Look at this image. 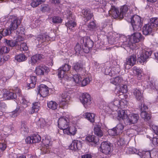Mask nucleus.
I'll list each match as a JSON object with an SVG mask.
<instances>
[{"instance_id": "obj_1", "label": "nucleus", "mask_w": 158, "mask_h": 158, "mask_svg": "<svg viewBox=\"0 0 158 158\" xmlns=\"http://www.w3.org/2000/svg\"><path fill=\"white\" fill-rule=\"evenodd\" d=\"M128 10V7L126 5L122 6L120 8V12L118 8H115L114 6H111L108 12L111 15L114 19H122L124 16H128V14L127 13Z\"/></svg>"}, {"instance_id": "obj_2", "label": "nucleus", "mask_w": 158, "mask_h": 158, "mask_svg": "<svg viewBox=\"0 0 158 158\" xmlns=\"http://www.w3.org/2000/svg\"><path fill=\"white\" fill-rule=\"evenodd\" d=\"M80 43L82 44L84 52L85 53H89L94 45L93 41L88 37H84L81 38Z\"/></svg>"}, {"instance_id": "obj_3", "label": "nucleus", "mask_w": 158, "mask_h": 158, "mask_svg": "<svg viewBox=\"0 0 158 158\" xmlns=\"http://www.w3.org/2000/svg\"><path fill=\"white\" fill-rule=\"evenodd\" d=\"M131 23L134 31H138L141 30L143 23L140 16L137 15L133 16L131 18Z\"/></svg>"}, {"instance_id": "obj_4", "label": "nucleus", "mask_w": 158, "mask_h": 158, "mask_svg": "<svg viewBox=\"0 0 158 158\" xmlns=\"http://www.w3.org/2000/svg\"><path fill=\"white\" fill-rule=\"evenodd\" d=\"M100 151L103 153L107 155L110 154L113 150L112 145L108 141L102 143L100 147Z\"/></svg>"}, {"instance_id": "obj_5", "label": "nucleus", "mask_w": 158, "mask_h": 158, "mask_svg": "<svg viewBox=\"0 0 158 158\" xmlns=\"http://www.w3.org/2000/svg\"><path fill=\"white\" fill-rule=\"evenodd\" d=\"M65 13L67 19L68 20L67 22L65 23V25L68 29L69 28L70 30H73V28L76 25V24L74 21V17L73 16L72 13L70 10H68Z\"/></svg>"}, {"instance_id": "obj_6", "label": "nucleus", "mask_w": 158, "mask_h": 158, "mask_svg": "<svg viewBox=\"0 0 158 158\" xmlns=\"http://www.w3.org/2000/svg\"><path fill=\"white\" fill-rule=\"evenodd\" d=\"M152 52L148 50L147 51L144 50L143 51L139 52V54L137 52V62L140 63H143L152 54Z\"/></svg>"}, {"instance_id": "obj_7", "label": "nucleus", "mask_w": 158, "mask_h": 158, "mask_svg": "<svg viewBox=\"0 0 158 158\" xmlns=\"http://www.w3.org/2000/svg\"><path fill=\"white\" fill-rule=\"evenodd\" d=\"M139 118V114H131L127 116L124 120V123L126 125L135 124L137 123Z\"/></svg>"}, {"instance_id": "obj_8", "label": "nucleus", "mask_w": 158, "mask_h": 158, "mask_svg": "<svg viewBox=\"0 0 158 158\" xmlns=\"http://www.w3.org/2000/svg\"><path fill=\"white\" fill-rule=\"evenodd\" d=\"M49 70L48 67L44 64H41L36 67L35 72L38 75H44L48 73Z\"/></svg>"}, {"instance_id": "obj_9", "label": "nucleus", "mask_w": 158, "mask_h": 158, "mask_svg": "<svg viewBox=\"0 0 158 158\" xmlns=\"http://www.w3.org/2000/svg\"><path fill=\"white\" fill-rule=\"evenodd\" d=\"M58 123V127L63 131L68 127L69 120L66 117H62L59 119Z\"/></svg>"}, {"instance_id": "obj_10", "label": "nucleus", "mask_w": 158, "mask_h": 158, "mask_svg": "<svg viewBox=\"0 0 158 158\" xmlns=\"http://www.w3.org/2000/svg\"><path fill=\"white\" fill-rule=\"evenodd\" d=\"M80 100L83 105L85 107V106L89 105L91 103L90 96L87 93H83L80 97Z\"/></svg>"}, {"instance_id": "obj_11", "label": "nucleus", "mask_w": 158, "mask_h": 158, "mask_svg": "<svg viewBox=\"0 0 158 158\" xmlns=\"http://www.w3.org/2000/svg\"><path fill=\"white\" fill-rule=\"evenodd\" d=\"M48 87L45 85L41 84L37 88L38 94L43 97H45L48 94Z\"/></svg>"}, {"instance_id": "obj_12", "label": "nucleus", "mask_w": 158, "mask_h": 158, "mask_svg": "<svg viewBox=\"0 0 158 158\" xmlns=\"http://www.w3.org/2000/svg\"><path fill=\"white\" fill-rule=\"evenodd\" d=\"M120 40L121 42L120 43L121 44V45L122 47L124 48L126 47H129L130 48H132V46L133 45V43L131 41V39H128L124 36H122L120 38Z\"/></svg>"}, {"instance_id": "obj_13", "label": "nucleus", "mask_w": 158, "mask_h": 158, "mask_svg": "<svg viewBox=\"0 0 158 158\" xmlns=\"http://www.w3.org/2000/svg\"><path fill=\"white\" fill-rule=\"evenodd\" d=\"M41 139V137L38 134H34L31 136L27 137L25 139L27 143H33L39 142Z\"/></svg>"}, {"instance_id": "obj_14", "label": "nucleus", "mask_w": 158, "mask_h": 158, "mask_svg": "<svg viewBox=\"0 0 158 158\" xmlns=\"http://www.w3.org/2000/svg\"><path fill=\"white\" fill-rule=\"evenodd\" d=\"M134 31L130 37L131 41L133 44L138 43L142 39V35L140 33Z\"/></svg>"}, {"instance_id": "obj_15", "label": "nucleus", "mask_w": 158, "mask_h": 158, "mask_svg": "<svg viewBox=\"0 0 158 158\" xmlns=\"http://www.w3.org/2000/svg\"><path fill=\"white\" fill-rule=\"evenodd\" d=\"M82 146L81 142L77 140H74L69 146L70 149L72 150L76 151L80 150Z\"/></svg>"}, {"instance_id": "obj_16", "label": "nucleus", "mask_w": 158, "mask_h": 158, "mask_svg": "<svg viewBox=\"0 0 158 158\" xmlns=\"http://www.w3.org/2000/svg\"><path fill=\"white\" fill-rule=\"evenodd\" d=\"M4 42L6 45L11 47L19 46L20 44V42H18L16 40H8L6 39L4 40Z\"/></svg>"}, {"instance_id": "obj_17", "label": "nucleus", "mask_w": 158, "mask_h": 158, "mask_svg": "<svg viewBox=\"0 0 158 158\" xmlns=\"http://www.w3.org/2000/svg\"><path fill=\"white\" fill-rule=\"evenodd\" d=\"M154 28L153 26L149 23L145 24L143 27V34L145 35H147L151 33Z\"/></svg>"}, {"instance_id": "obj_18", "label": "nucleus", "mask_w": 158, "mask_h": 158, "mask_svg": "<svg viewBox=\"0 0 158 158\" xmlns=\"http://www.w3.org/2000/svg\"><path fill=\"white\" fill-rule=\"evenodd\" d=\"M20 23L21 21L19 19L16 18L15 19L11 20L10 24L9 25V28L10 29V30L13 31L15 30L17 28Z\"/></svg>"}, {"instance_id": "obj_19", "label": "nucleus", "mask_w": 158, "mask_h": 158, "mask_svg": "<svg viewBox=\"0 0 158 158\" xmlns=\"http://www.w3.org/2000/svg\"><path fill=\"white\" fill-rule=\"evenodd\" d=\"M85 140L89 142H91L92 143V145L94 146L98 144L99 141L98 137L94 135H89L87 136Z\"/></svg>"}, {"instance_id": "obj_20", "label": "nucleus", "mask_w": 158, "mask_h": 158, "mask_svg": "<svg viewBox=\"0 0 158 158\" xmlns=\"http://www.w3.org/2000/svg\"><path fill=\"white\" fill-rule=\"evenodd\" d=\"M77 129L73 126H70L67 127V128L63 130L64 134L70 135H74L76 133Z\"/></svg>"}, {"instance_id": "obj_21", "label": "nucleus", "mask_w": 158, "mask_h": 158, "mask_svg": "<svg viewBox=\"0 0 158 158\" xmlns=\"http://www.w3.org/2000/svg\"><path fill=\"white\" fill-rule=\"evenodd\" d=\"M44 56L41 54H36L31 57V63L32 65H34L36 63L39 62L44 58Z\"/></svg>"}, {"instance_id": "obj_22", "label": "nucleus", "mask_w": 158, "mask_h": 158, "mask_svg": "<svg viewBox=\"0 0 158 158\" xmlns=\"http://www.w3.org/2000/svg\"><path fill=\"white\" fill-rule=\"evenodd\" d=\"M127 111L125 110H121L118 112L117 118L119 120H124L127 117Z\"/></svg>"}, {"instance_id": "obj_23", "label": "nucleus", "mask_w": 158, "mask_h": 158, "mask_svg": "<svg viewBox=\"0 0 158 158\" xmlns=\"http://www.w3.org/2000/svg\"><path fill=\"white\" fill-rule=\"evenodd\" d=\"M85 19L84 21L85 22H88L93 16V14L89 10L86 9L82 12Z\"/></svg>"}, {"instance_id": "obj_24", "label": "nucleus", "mask_w": 158, "mask_h": 158, "mask_svg": "<svg viewBox=\"0 0 158 158\" xmlns=\"http://www.w3.org/2000/svg\"><path fill=\"white\" fill-rule=\"evenodd\" d=\"M36 80V77L34 76H31L29 79V81L27 83V86L28 89L34 88L35 86Z\"/></svg>"}, {"instance_id": "obj_25", "label": "nucleus", "mask_w": 158, "mask_h": 158, "mask_svg": "<svg viewBox=\"0 0 158 158\" xmlns=\"http://www.w3.org/2000/svg\"><path fill=\"white\" fill-rule=\"evenodd\" d=\"M73 68L77 72H81L83 69V64L79 61L74 63L73 65Z\"/></svg>"}, {"instance_id": "obj_26", "label": "nucleus", "mask_w": 158, "mask_h": 158, "mask_svg": "<svg viewBox=\"0 0 158 158\" xmlns=\"http://www.w3.org/2000/svg\"><path fill=\"white\" fill-rule=\"evenodd\" d=\"M133 93L137 100L141 101L142 100L143 95L140 90L137 88L135 89L133 91Z\"/></svg>"}, {"instance_id": "obj_27", "label": "nucleus", "mask_w": 158, "mask_h": 158, "mask_svg": "<svg viewBox=\"0 0 158 158\" xmlns=\"http://www.w3.org/2000/svg\"><path fill=\"white\" fill-rule=\"evenodd\" d=\"M94 134L98 137H101L103 135V132L101 130V126L98 125H95L94 128Z\"/></svg>"}, {"instance_id": "obj_28", "label": "nucleus", "mask_w": 158, "mask_h": 158, "mask_svg": "<svg viewBox=\"0 0 158 158\" xmlns=\"http://www.w3.org/2000/svg\"><path fill=\"white\" fill-rule=\"evenodd\" d=\"M95 116L94 114L90 113L87 112L83 114L84 117L92 123L95 121Z\"/></svg>"}, {"instance_id": "obj_29", "label": "nucleus", "mask_w": 158, "mask_h": 158, "mask_svg": "<svg viewBox=\"0 0 158 158\" xmlns=\"http://www.w3.org/2000/svg\"><path fill=\"white\" fill-rule=\"evenodd\" d=\"M68 94L67 92H64L61 95L60 98L61 102H64L65 104L67 103L70 100V96Z\"/></svg>"}, {"instance_id": "obj_30", "label": "nucleus", "mask_w": 158, "mask_h": 158, "mask_svg": "<svg viewBox=\"0 0 158 158\" xmlns=\"http://www.w3.org/2000/svg\"><path fill=\"white\" fill-rule=\"evenodd\" d=\"M136 57L135 55H132L127 59V64L131 66H133L135 63Z\"/></svg>"}, {"instance_id": "obj_31", "label": "nucleus", "mask_w": 158, "mask_h": 158, "mask_svg": "<svg viewBox=\"0 0 158 158\" xmlns=\"http://www.w3.org/2000/svg\"><path fill=\"white\" fill-rule=\"evenodd\" d=\"M36 39L39 42L40 41L41 43L46 41H48L49 40V36L45 34L38 35Z\"/></svg>"}, {"instance_id": "obj_32", "label": "nucleus", "mask_w": 158, "mask_h": 158, "mask_svg": "<svg viewBox=\"0 0 158 158\" xmlns=\"http://www.w3.org/2000/svg\"><path fill=\"white\" fill-rule=\"evenodd\" d=\"M16 107L15 110L12 112L10 113V117L12 118H15L19 114L20 111V107L18 106L17 104H16Z\"/></svg>"}, {"instance_id": "obj_33", "label": "nucleus", "mask_w": 158, "mask_h": 158, "mask_svg": "<svg viewBox=\"0 0 158 158\" xmlns=\"http://www.w3.org/2000/svg\"><path fill=\"white\" fill-rule=\"evenodd\" d=\"M141 117L145 121H149L150 120L151 115L149 113H147L146 111H143L140 113Z\"/></svg>"}, {"instance_id": "obj_34", "label": "nucleus", "mask_w": 158, "mask_h": 158, "mask_svg": "<svg viewBox=\"0 0 158 158\" xmlns=\"http://www.w3.org/2000/svg\"><path fill=\"white\" fill-rule=\"evenodd\" d=\"M123 79L121 77H117L114 79L111 80L110 82L112 84L116 85H120Z\"/></svg>"}, {"instance_id": "obj_35", "label": "nucleus", "mask_w": 158, "mask_h": 158, "mask_svg": "<svg viewBox=\"0 0 158 158\" xmlns=\"http://www.w3.org/2000/svg\"><path fill=\"white\" fill-rule=\"evenodd\" d=\"M39 104L38 102H36L33 103L31 109L30 111L31 114H32L38 111L40 107L39 106Z\"/></svg>"}, {"instance_id": "obj_36", "label": "nucleus", "mask_w": 158, "mask_h": 158, "mask_svg": "<svg viewBox=\"0 0 158 158\" xmlns=\"http://www.w3.org/2000/svg\"><path fill=\"white\" fill-rule=\"evenodd\" d=\"M15 59L18 62H21L25 61L27 58L23 54H19L15 56Z\"/></svg>"}, {"instance_id": "obj_37", "label": "nucleus", "mask_w": 158, "mask_h": 158, "mask_svg": "<svg viewBox=\"0 0 158 158\" xmlns=\"http://www.w3.org/2000/svg\"><path fill=\"white\" fill-rule=\"evenodd\" d=\"M48 107L52 110H55L57 108L58 104L55 101H51L47 103Z\"/></svg>"}, {"instance_id": "obj_38", "label": "nucleus", "mask_w": 158, "mask_h": 158, "mask_svg": "<svg viewBox=\"0 0 158 158\" xmlns=\"http://www.w3.org/2000/svg\"><path fill=\"white\" fill-rule=\"evenodd\" d=\"M20 130L21 132L24 134V133H27L28 131V128L26 125V123L25 122H21Z\"/></svg>"}, {"instance_id": "obj_39", "label": "nucleus", "mask_w": 158, "mask_h": 158, "mask_svg": "<svg viewBox=\"0 0 158 158\" xmlns=\"http://www.w3.org/2000/svg\"><path fill=\"white\" fill-rule=\"evenodd\" d=\"M133 71L134 73H135L138 76V79L139 80H140L142 75H141L142 70L141 69L138 68L136 66H134L133 67Z\"/></svg>"}, {"instance_id": "obj_40", "label": "nucleus", "mask_w": 158, "mask_h": 158, "mask_svg": "<svg viewBox=\"0 0 158 158\" xmlns=\"http://www.w3.org/2000/svg\"><path fill=\"white\" fill-rule=\"evenodd\" d=\"M13 31L10 30L9 27L6 29H3L2 31L0 32V34L2 35L3 36H6L11 34L13 32Z\"/></svg>"}, {"instance_id": "obj_41", "label": "nucleus", "mask_w": 158, "mask_h": 158, "mask_svg": "<svg viewBox=\"0 0 158 158\" xmlns=\"http://www.w3.org/2000/svg\"><path fill=\"white\" fill-rule=\"evenodd\" d=\"M154 28L158 26V18H153L150 19L149 22Z\"/></svg>"}, {"instance_id": "obj_42", "label": "nucleus", "mask_w": 158, "mask_h": 158, "mask_svg": "<svg viewBox=\"0 0 158 158\" xmlns=\"http://www.w3.org/2000/svg\"><path fill=\"white\" fill-rule=\"evenodd\" d=\"M10 59V56L8 55H5L3 56L0 55V66L2 65L5 62Z\"/></svg>"}, {"instance_id": "obj_43", "label": "nucleus", "mask_w": 158, "mask_h": 158, "mask_svg": "<svg viewBox=\"0 0 158 158\" xmlns=\"http://www.w3.org/2000/svg\"><path fill=\"white\" fill-rule=\"evenodd\" d=\"M37 124L38 127L41 128H44L47 125V123L44 119L41 118L39 119V120L37 122Z\"/></svg>"}, {"instance_id": "obj_44", "label": "nucleus", "mask_w": 158, "mask_h": 158, "mask_svg": "<svg viewBox=\"0 0 158 158\" xmlns=\"http://www.w3.org/2000/svg\"><path fill=\"white\" fill-rule=\"evenodd\" d=\"M92 78L89 77L84 78L81 81V85L82 87L86 86L91 81Z\"/></svg>"}, {"instance_id": "obj_45", "label": "nucleus", "mask_w": 158, "mask_h": 158, "mask_svg": "<svg viewBox=\"0 0 158 158\" xmlns=\"http://www.w3.org/2000/svg\"><path fill=\"white\" fill-rule=\"evenodd\" d=\"M124 128V126L123 124L120 123L118 124L115 127L119 134L120 133H122L123 131Z\"/></svg>"}, {"instance_id": "obj_46", "label": "nucleus", "mask_w": 158, "mask_h": 158, "mask_svg": "<svg viewBox=\"0 0 158 158\" xmlns=\"http://www.w3.org/2000/svg\"><path fill=\"white\" fill-rule=\"evenodd\" d=\"M6 97L8 99H15L17 98L16 94L12 92H7L6 94Z\"/></svg>"}, {"instance_id": "obj_47", "label": "nucleus", "mask_w": 158, "mask_h": 158, "mask_svg": "<svg viewBox=\"0 0 158 158\" xmlns=\"http://www.w3.org/2000/svg\"><path fill=\"white\" fill-rule=\"evenodd\" d=\"M40 9L43 12H48L50 10V8L48 5L46 4L41 5Z\"/></svg>"}, {"instance_id": "obj_48", "label": "nucleus", "mask_w": 158, "mask_h": 158, "mask_svg": "<svg viewBox=\"0 0 158 158\" xmlns=\"http://www.w3.org/2000/svg\"><path fill=\"white\" fill-rule=\"evenodd\" d=\"M52 22L54 23L58 24L62 22V19L59 16H53L52 18Z\"/></svg>"}, {"instance_id": "obj_49", "label": "nucleus", "mask_w": 158, "mask_h": 158, "mask_svg": "<svg viewBox=\"0 0 158 158\" xmlns=\"http://www.w3.org/2000/svg\"><path fill=\"white\" fill-rule=\"evenodd\" d=\"M108 132L110 135L112 136H115L119 134L115 127L108 130Z\"/></svg>"}, {"instance_id": "obj_50", "label": "nucleus", "mask_w": 158, "mask_h": 158, "mask_svg": "<svg viewBox=\"0 0 158 158\" xmlns=\"http://www.w3.org/2000/svg\"><path fill=\"white\" fill-rule=\"evenodd\" d=\"M10 51L9 48L6 46H0V54L8 53Z\"/></svg>"}, {"instance_id": "obj_51", "label": "nucleus", "mask_w": 158, "mask_h": 158, "mask_svg": "<svg viewBox=\"0 0 158 158\" xmlns=\"http://www.w3.org/2000/svg\"><path fill=\"white\" fill-rule=\"evenodd\" d=\"M66 72L60 68H59L58 70V76L59 78L61 80L63 78L64 75L66 74Z\"/></svg>"}, {"instance_id": "obj_52", "label": "nucleus", "mask_w": 158, "mask_h": 158, "mask_svg": "<svg viewBox=\"0 0 158 158\" xmlns=\"http://www.w3.org/2000/svg\"><path fill=\"white\" fill-rule=\"evenodd\" d=\"M88 29L90 31H93L96 28V25L94 21H92L89 23L88 25Z\"/></svg>"}, {"instance_id": "obj_53", "label": "nucleus", "mask_w": 158, "mask_h": 158, "mask_svg": "<svg viewBox=\"0 0 158 158\" xmlns=\"http://www.w3.org/2000/svg\"><path fill=\"white\" fill-rule=\"evenodd\" d=\"M73 79L76 83H80L81 81V77L80 75L75 74L73 75Z\"/></svg>"}, {"instance_id": "obj_54", "label": "nucleus", "mask_w": 158, "mask_h": 158, "mask_svg": "<svg viewBox=\"0 0 158 158\" xmlns=\"http://www.w3.org/2000/svg\"><path fill=\"white\" fill-rule=\"evenodd\" d=\"M120 100L115 99L111 103V104L113 106L114 108H116L115 110L119 107Z\"/></svg>"}, {"instance_id": "obj_55", "label": "nucleus", "mask_w": 158, "mask_h": 158, "mask_svg": "<svg viewBox=\"0 0 158 158\" xmlns=\"http://www.w3.org/2000/svg\"><path fill=\"white\" fill-rule=\"evenodd\" d=\"M20 98H21V100L20 101V103L24 107H27L29 102L26 99V98L23 96H21Z\"/></svg>"}, {"instance_id": "obj_56", "label": "nucleus", "mask_w": 158, "mask_h": 158, "mask_svg": "<svg viewBox=\"0 0 158 158\" xmlns=\"http://www.w3.org/2000/svg\"><path fill=\"white\" fill-rule=\"evenodd\" d=\"M49 148V146H44L40 149L41 152L42 154L49 153L50 152Z\"/></svg>"}, {"instance_id": "obj_57", "label": "nucleus", "mask_w": 158, "mask_h": 158, "mask_svg": "<svg viewBox=\"0 0 158 158\" xmlns=\"http://www.w3.org/2000/svg\"><path fill=\"white\" fill-rule=\"evenodd\" d=\"M41 2L39 0H32L31 5L33 7H35L40 4Z\"/></svg>"}, {"instance_id": "obj_58", "label": "nucleus", "mask_w": 158, "mask_h": 158, "mask_svg": "<svg viewBox=\"0 0 158 158\" xmlns=\"http://www.w3.org/2000/svg\"><path fill=\"white\" fill-rule=\"evenodd\" d=\"M108 42L109 44L111 45L116 44V41L115 37L113 35L112 36H110L108 39Z\"/></svg>"}, {"instance_id": "obj_59", "label": "nucleus", "mask_w": 158, "mask_h": 158, "mask_svg": "<svg viewBox=\"0 0 158 158\" xmlns=\"http://www.w3.org/2000/svg\"><path fill=\"white\" fill-rule=\"evenodd\" d=\"M71 66L67 64H65L63 65L60 68L61 69L66 72L69 71L70 69Z\"/></svg>"}, {"instance_id": "obj_60", "label": "nucleus", "mask_w": 158, "mask_h": 158, "mask_svg": "<svg viewBox=\"0 0 158 158\" xmlns=\"http://www.w3.org/2000/svg\"><path fill=\"white\" fill-rule=\"evenodd\" d=\"M141 158H151V152L150 151H146L143 152Z\"/></svg>"}, {"instance_id": "obj_61", "label": "nucleus", "mask_w": 158, "mask_h": 158, "mask_svg": "<svg viewBox=\"0 0 158 158\" xmlns=\"http://www.w3.org/2000/svg\"><path fill=\"white\" fill-rule=\"evenodd\" d=\"M42 142L44 145V146H48L49 147V144L50 142V139L45 138V139H43Z\"/></svg>"}, {"instance_id": "obj_62", "label": "nucleus", "mask_w": 158, "mask_h": 158, "mask_svg": "<svg viewBox=\"0 0 158 158\" xmlns=\"http://www.w3.org/2000/svg\"><path fill=\"white\" fill-rule=\"evenodd\" d=\"M6 106L4 102L0 103V112H2V115L3 112L5 111V109L6 108Z\"/></svg>"}, {"instance_id": "obj_63", "label": "nucleus", "mask_w": 158, "mask_h": 158, "mask_svg": "<svg viewBox=\"0 0 158 158\" xmlns=\"http://www.w3.org/2000/svg\"><path fill=\"white\" fill-rule=\"evenodd\" d=\"M20 49H22L24 51H26L28 49V47L27 46V44L25 43H21L20 42Z\"/></svg>"}, {"instance_id": "obj_64", "label": "nucleus", "mask_w": 158, "mask_h": 158, "mask_svg": "<svg viewBox=\"0 0 158 158\" xmlns=\"http://www.w3.org/2000/svg\"><path fill=\"white\" fill-rule=\"evenodd\" d=\"M74 50L76 53H79L81 50L80 45L78 43H77L74 48Z\"/></svg>"}]
</instances>
